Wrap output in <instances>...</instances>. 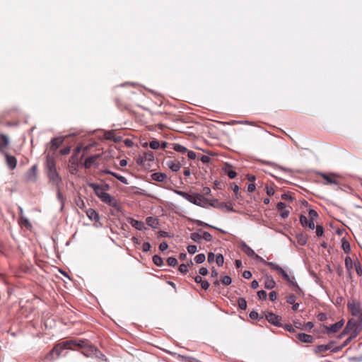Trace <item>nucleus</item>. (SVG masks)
Instances as JSON below:
<instances>
[{"mask_svg": "<svg viewBox=\"0 0 362 362\" xmlns=\"http://www.w3.org/2000/svg\"><path fill=\"white\" fill-rule=\"evenodd\" d=\"M330 349L329 345H319L315 348L316 353H324Z\"/></svg>", "mask_w": 362, "mask_h": 362, "instance_id": "nucleus-35", "label": "nucleus"}, {"mask_svg": "<svg viewBox=\"0 0 362 362\" xmlns=\"http://www.w3.org/2000/svg\"><path fill=\"white\" fill-rule=\"evenodd\" d=\"M206 257L203 253L198 254L194 257V261L197 264L203 263L205 261Z\"/></svg>", "mask_w": 362, "mask_h": 362, "instance_id": "nucleus-37", "label": "nucleus"}, {"mask_svg": "<svg viewBox=\"0 0 362 362\" xmlns=\"http://www.w3.org/2000/svg\"><path fill=\"white\" fill-rule=\"evenodd\" d=\"M187 264H181L179 267V271L182 274H186L188 272Z\"/></svg>", "mask_w": 362, "mask_h": 362, "instance_id": "nucleus-54", "label": "nucleus"}, {"mask_svg": "<svg viewBox=\"0 0 362 362\" xmlns=\"http://www.w3.org/2000/svg\"><path fill=\"white\" fill-rule=\"evenodd\" d=\"M174 192L184 199H187L190 203L201 206L206 207V205H209L210 199L205 198L203 195L200 194H195L194 195L189 194L187 192L180 191L175 189Z\"/></svg>", "mask_w": 362, "mask_h": 362, "instance_id": "nucleus-1", "label": "nucleus"}, {"mask_svg": "<svg viewBox=\"0 0 362 362\" xmlns=\"http://www.w3.org/2000/svg\"><path fill=\"white\" fill-rule=\"evenodd\" d=\"M257 296L259 298L262 300H266L267 296L266 291L263 290L259 291L257 292Z\"/></svg>", "mask_w": 362, "mask_h": 362, "instance_id": "nucleus-52", "label": "nucleus"}, {"mask_svg": "<svg viewBox=\"0 0 362 362\" xmlns=\"http://www.w3.org/2000/svg\"><path fill=\"white\" fill-rule=\"evenodd\" d=\"M149 146L152 149H158L160 147V143L157 140H153L149 143Z\"/></svg>", "mask_w": 362, "mask_h": 362, "instance_id": "nucleus-47", "label": "nucleus"}, {"mask_svg": "<svg viewBox=\"0 0 362 362\" xmlns=\"http://www.w3.org/2000/svg\"><path fill=\"white\" fill-rule=\"evenodd\" d=\"M296 300V297L293 294H290L286 297V302L289 304H294Z\"/></svg>", "mask_w": 362, "mask_h": 362, "instance_id": "nucleus-46", "label": "nucleus"}, {"mask_svg": "<svg viewBox=\"0 0 362 362\" xmlns=\"http://www.w3.org/2000/svg\"><path fill=\"white\" fill-rule=\"evenodd\" d=\"M151 249V245L148 242H145L142 245V250L144 252H148Z\"/></svg>", "mask_w": 362, "mask_h": 362, "instance_id": "nucleus-56", "label": "nucleus"}, {"mask_svg": "<svg viewBox=\"0 0 362 362\" xmlns=\"http://www.w3.org/2000/svg\"><path fill=\"white\" fill-rule=\"evenodd\" d=\"M205 240L207 242H209L212 240V235L209 232H204L203 235H202V239Z\"/></svg>", "mask_w": 362, "mask_h": 362, "instance_id": "nucleus-49", "label": "nucleus"}, {"mask_svg": "<svg viewBox=\"0 0 362 362\" xmlns=\"http://www.w3.org/2000/svg\"><path fill=\"white\" fill-rule=\"evenodd\" d=\"M151 178L153 180H155V181H157L159 182H163L166 181L168 177L165 173L158 172V173H153L151 175Z\"/></svg>", "mask_w": 362, "mask_h": 362, "instance_id": "nucleus-25", "label": "nucleus"}, {"mask_svg": "<svg viewBox=\"0 0 362 362\" xmlns=\"http://www.w3.org/2000/svg\"><path fill=\"white\" fill-rule=\"evenodd\" d=\"M71 344H73V342H67V341L59 344L52 349L51 354H54L56 356L58 357L61 355L64 349H71Z\"/></svg>", "mask_w": 362, "mask_h": 362, "instance_id": "nucleus-8", "label": "nucleus"}, {"mask_svg": "<svg viewBox=\"0 0 362 362\" xmlns=\"http://www.w3.org/2000/svg\"><path fill=\"white\" fill-rule=\"evenodd\" d=\"M9 144V138L4 134H0V153L6 154V148Z\"/></svg>", "mask_w": 362, "mask_h": 362, "instance_id": "nucleus-13", "label": "nucleus"}, {"mask_svg": "<svg viewBox=\"0 0 362 362\" xmlns=\"http://www.w3.org/2000/svg\"><path fill=\"white\" fill-rule=\"evenodd\" d=\"M88 187H90L94 191L95 195L101 199V197L106 193V191L109 189L108 185H101L93 182H90L88 184Z\"/></svg>", "mask_w": 362, "mask_h": 362, "instance_id": "nucleus-6", "label": "nucleus"}, {"mask_svg": "<svg viewBox=\"0 0 362 362\" xmlns=\"http://www.w3.org/2000/svg\"><path fill=\"white\" fill-rule=\"evenodd\" d=\"M6 158V165L10 170H13L16 168L17 165V160L15 156L9 155L7 152L6 154H4Z\"/></svg>", "mask_w": 362, "mask_h": 362, "instance_id": "nucleus-16", "label": "nucleus"}, {"mask_svg": "<svg viewBox=\"0 0 362 362\" xmlns=\"http://www.w3.org/2000/svg\"><path fill=\"white\" fill-rule=\"evenodd\" d=\"M104 136L107 140H112L115 142H118L120 141V137H116L115 132L112 130L106 132L104 134Z\"/></svg>", "mask_w": 362, "mask_h": 362, "instance_id": "nucleus-32", "label": "nucleus"}, {"mask_svg": "<svg viewBox=\"0 0 362 362\" xmlns=\"http://www.w3.org/2000/svg\"><path fill=\"white\" fill-rule=\"evenodd\" d=\"M276 286V282L271 276H267L264 280V286L267 289H272Z\"/></svg>", "mask_w": 362, "mask_h": 362, "instance_id": "nucleus-28", "label": "nucleus"}, {"mask_svg": "<svg viewBox=\"0 0 362 362\" xmlns=\"http://www.w3.org/2000/svg\"><path fill=\"white\" fill-rule=\"evenodd\" d=\"M223 170L225 174H226L230 179H234L237 175L236 172L233 170V167L230 165H226Z\"/></svg>", "mask_w": 362, "mask_h": 362, "instance_id": "nucleus-27", "label": "nucleus"}, {"mask_svg": "<svg viewBox=\"0 0 362 362\" xmlns=\"http://www.w3.org/2000/svg\"><path fill=\"white\" fill-rule=\"evenodd\" d=\"M76 204L78 208H80L81 209H83L86 208L85 202H83V200L81 197H78L76 200Z\"/></svg>", "mask_w": 362, "mask_h": 362, "instance_id": "nucleus-44", "label": "nucleus"}, {"mask_svg": "<svg viewBox=\"0 0 362 362\" xmlns=\"http://www.w3.org/2000/svg\"><path fill=\"white\" fill-rule=\"evenodd\" d=\"M197 246L194 245H189L187 247V251L191 255L194 254L197 252Z\"/></svg>", "mask_w": 362, "mask_h": 362, "instance_id": "nucleus-55", "label": "nucleus"}, {"mask_svg": "<svg viewBox=\"0 0 362 362\" xmlns=\"http://www.w3.org/2000/svg\"><path fill=\"white\" fill-rule=\"evenodd\" d=\"M64 138L62 137H56L51 140L50 142V150L52 151H56L63 143Z\"/></svg>", "mask_w": 362, "mask_h": 362, "instance_id": "nucleus-21", "label": "nucleus"}, {"mask_svg": "<svg viewBox=\"0 0 362 362\" xmlns=\"http://www.w3.org/2000/svg\"><path fill=\"white\" fill-rule=\"evenodd\" d=\"M297 339L303 343H313L314 341V337L313 336L305 333H299L297 335Z\"/></svg>", "mask_w": 362, "mask_h": 362, "instance_id": "nucleus-23", "label": "nucleus"}, {"mask_svg": "<svg viewBox=\"0 0 362 362\" xmlns=\"http://www.w3.org/2000/svg\"><path fill=\"white\" fill-rule=\"evenodd\" d=\"M114 176L115 177H116L118 180H119L122 183L124 184V185H128V181H127V179L122 176V175H120L116 173H114V175H112Z\"/></svg>", "mask_w": 362, "mask_h": 362, "instance_id": "nucleus-41", "label": "nucleus"}, {"mask_svg": "<svg viewBox=\"0 0 362 362\" xmlns=\"http://www.w3.org/2000/svg\"><path fill=\"white\" fill-rule=\"evenodd\" d=\"M153 262L158 267H160L163 264V259L158 255L153 257Z\"/></svg>", "mask_w": 362, "mask_h": 362, "instance_id": "nucleus-38", "label": "nucleus"}, {"mask_svg": "<svg viewBox=\"0 0 362 362\" xmlns=\"http://www.w3.org/2000/svg\"><path fill=\"white\" fill-rule=\"evenodd\" d=\"M200 284L202 288L204 290H207L209 287V284L206 280H203Z\"/></svg>", "mask_w": 362, "mask_h": 362, "instance_id": "nucleus-61", "label": "nucleus"}, {"mask_svg": "<svg viewBox=\"0 0 362 362\" xmlns=\"http://www.w3.org/2000/svg\"><path fill=\"white\" fill-rule=\"evenodd\" d=\"M238 308L243 310H245L247 308V301L243 298H239L238 299Z\"/></svg>", "mask_w": 362, "mask_h": 362, "instance_id": "nucleus-34", "label": "nucleus"}, {"mask_svg": "<svg viewBox=\"0 0 362 362\" xmlns=\"http://www.w3.org/2000/svg\"><path fill=\"white\" fill-rule=\"evenodd\" d=\"M146 221L147 225L153 228H157L158 226V221L155 217L148 216L146 218Z\"/></svg>", "mask_w": 362, "mask_h": 362, "instance_id": "nucleus-29", "label": "nucleus"}, {"mask_svg": "<svg viewBox=\"0 0 362 362\" xmlns=\"http://www.w3.org/2000/svg\"><path fill=\"white\" fill-rule=\"evenodd\" d=\"M173 149L179 153H184L187 151V149L182 145H180L179 144H176L174 145Z\"/></svg>", "mask_w": 362, "mask_h": 362, "instance_id": "nucleus-36", "label": "nucleus"}, {"mask_svg": "<svg viewBox=\"0 0 362 362\" xmlns=\"http://www.w3.org/2000/svg\"><path fill=\"white\" fill-rule=\"evenodd\" d=\"M48 177H49V180L54 184H57L60 181L59 176L56 170V169L54 170H48Z\"/></svg>", "mask_w": 362, "mask_h": 362, "instance_id": "nucleus-26", "label": "nucleus"}, {"mask_svg": "<svg viewBox=\"0 0 362 362\" xmlns=\"http://www.w3.org/2000/svg\"><path fill=\"white\" fill-rule=\"evenodd\" d=\"M323 232H324V230H323L322 226L317 225L316 226V235L317 236H322L323 234Z\"/></svg>", "mask_w": 362, "mask_h": 362, "instance_id": "nucleus-58", "label": "nucleus"}, {"mask_svg": "<svg viewBox=\"0 0 362 362\" xmlns=\"http://www.w3.org/2000/svg\"><path fill=\"white\" fill-rule=\"evenodd\" d=\"M20 221L21 223H23L26 227H30L31 224L27 217L25 216L23 217H20Z\"/></svg>", "mask_w": 362, "mask_h": 362, "instance_id": "nucleus-51", "label": "nucleus"}, {"mask_svg": "<svg viewBox=\"0 0 362 362\" xmlns=\"http://www.w3.org/2000/svg\"><path fill=\"white\" fill-rule=\"evenodd\" d=\"M250 317L253 320H256L259 318V313L255 310L251 311L250 313Z\"/></svg>", "mask_w": 362, "mask_h": 362, "instance_id": "nucleus-60", "label": "nucleus"}, {"mask_svg": "<svg viewBox=\"0 0 362 362\" xmlns=\"http://www.w3.org/2000/svg\"><path fill=\"white\" fill-rule=\"evenodd\" d=\"M344 325V320H340L334 325H331L330 327L324 326V328L326 329V332L327 334L330 333H336Z\"/></svg>", "mask_w": 362, "mask_h": 362, "instance_id": "nucleus-15", "label": "nucleus"}, {"mask_svg": "<svg viewBox=\"0 0 362 362\" xmlns=\"http://www.w3.org/2000/svg\"><path fill=\"white\" fill-rule=\"evenodd\" d=\"M100 200L115 208V209H118L119 207V202L117 201V199L112 197V195H110V194H108L107 192H106L105 194H103V196L101 197Z\"/></svg>", "mask_w": 362, "mask_h": 362, "instance_id": "nucleus-10", "label": "nucleus"}, {"mask_svg": "<svg viewBox=\"0 0 362 362\" xmlns=\"http://www.w3.org/2000/svg\"><path fill=\"white\" fill-rule=\"evenodd\" d=\"M268 266H269L272 269L276 271L279 274H281L283 279L287 281L289 286L292 287L293 289L298 293L301 294L303 291L301 288L298 286V284L295 281L294 278L290 277L287 272L279 265L275 263H268Z\"/></svg>", "mask_w": 362, "mask_h": 362, "instance_id": "nucleus-2", "label": "nucleus"}, {"mask_svg": "<svg viewBox=\"0 0 362 362\" xmlns=\"http://www.w3.org/2000/svg\"><path fill=\"white\" fill-rule=\"evenodd\" d=\"M342 248L346 253H349L350 252V244L348 241L342 242Z\"/></svg>", "mask_w": 362, "mask_h": 362, "instance_id": "nucleus-50", "label": "nucleus"}, {"mask_svg": "<svg viewBox=\"0 0 362 362\" xmlns=\"http://www.w3.org/2000/svg\"><path fill=\"white\" fill-rule=\"evenodd\" d=\"M300 222L303 226H308L310 229H314L315 223L313 220H308L306 216L300 215Z\"/></svg>", "mask_w": 362, "mask_h": 362, "instance_id": "nucleus-24", "label": "nucleus"}, {"mask_svg": "<svg viewBox=\"0 0 362 362\" xmlns=\"http://www.w3.org/2000/svg\"><path fill=\"white\" fill-rule=\"evenodd\" d=\"M86 213L90 220L99 222L100 216L95 209L90 208L86 211Z\"/></svg>", "mask_w": 362, "mask_h": 362, "instance_id": "nucleus-20", "label": "nucleus"}, {"mask_svg": "<svg viewBox=\"0 0 362 362\" xmlns=\"http://www.w3.org/2000/svg\"><path fill=\"white\" fill-rule=\"evenodd\" d=\"M276 207L280 211V216L282 218H286L288 216L290 211L286 209V204L284 202H279Z\"/></svg>", "mask_w": 362, "mask_h": 362, "instance_id": "nucleus-22", "label": "nucleus"}, {"mask_svg": "<svg viewBox=\"0 0 362 362\" xmlns=\"http://www.w3.org/2000/svg\"><path fill=\"white\" fill-rule=\"evenodd\" d=\"M211 189H210L209 187H204L203 188V189H202V194H203L202 195H203V196H204V195H206H206H209V194H211Z\"/></svg>", "mask_w": 362, "mask_h": 362, "instance_id": "nucleus-62", "label": "nucleus"}, {"mask_svg": "<svg viewBox=\"0 0 362 362\" xmlns=\"http://www.w3.org/2000/svg\"><path fill=\"white\" fill-rule=\"evenodd\" d=\"M266 191H267V194L269 195V196H272L274 194V189L273 187H268L267 186L266 187Z\"/></svg>", "mask_w": 362, "mask_h": 362, "instance_id": "nucleus-63", "label": "nucleus"}, {"mask_svg": "<svg viewBox=\"0 0 362 362\" xmlns=\"http://www.w3.org/2000/svg\"><path fill=\"white\" fill-rule=\"evenodd\" d=\"M190 238L194 242L200 243L202 235H200L199 233L194 232L190 234Z\"/></svg>", "mask_w": 362, "mask_h": 362, "instance_id": "nucleus-40", "label": "nucleus"}, {"mask_svg": "<svg viewBox=\"0 0 362 362\" xmlns=\"http://www.w3.org/2000/svg\"><path fill=\"white\" fill-rule=\"evenodd\" d=\"M360 322L357 319L349 320L343 332L339 335V337L341 338L344 335L349 334L350 339L356 338L359 333L358 322Z\"/></svg>", "mask_w": 362, "mask_h": 362, "instance_id": "nucleus-3", "label": "nucleus"}, {"mask_svg": "<svg viewBox=\"0 0 362 362\" xmlns=\"http://www.w3.org/2000/svg\"><path fill=\"white\" fill-rule=\"evenodd\" d=\"M71 151V147L67 146L60 150L59 153L61 155L65 156L68 155Z\"/></svg>", "mask_w": 362, "mask_h": 362, "instance_id": "nucleus-57", "label": "nucleus"}, {"mask_svg": "<svg viewBox=\"0 0 362 362\" xmlns=\"http://www.w3.org/2000/svg\"><path fill=\"white\" fill-rule=\"evenodd\" d=\"M265 317L269 323L277 327L281 326V317L280 316L275 315L273 313H268L267 314H266Z\"/></svg>", "mask_w": 362, "mask_h": 362, "instance_id": "nucleus-12", "label": "nucleus"}, {"mask_svg": "<svg viewBox=\"0 0 362 362\" xmlns=\"http://www.w3.org/2000/svg\"><path fill=\"white\" fill-rule=\"evenodd\" d=\"M128 223L134 228L139 230H143L146 229L144 223L141 221H137L133 218H127Z\"/></svg>", "mask_w": 362, "mask_h": 362, "instance_id": "nucleus-17", "label": "nucleus"}, {"mask_svg": "<svg viewBox=\"0 0 362 362\" xmlns=\"http://www.w3.org/2000/svg\"><path fill=\"white\" fill-rule=\"evenodd\" d=\"M308 214L310 217V220L314 221V218H315L318 216L317 211L314 209H310Z\"/></svg>", "mask_w": 362, "mask_h": 362, "instance_id": "nucleus-53", "label": "nucleus"}, {"mask_svg": "<svg viewBox=\"0 0 362 362\" xmlns=\"http://www.w3.org/2000/svg\"><path fill=\"white\" fill-rule=\"evenodd\" d=\"M347 307L354 317H356L358 320L362 321V309L359 302L356 300L349 301Z\"/></svg>", "mask_w": 362, "mask_h": 362, "instance_id": "nucleus-4", "label": "nucleus"}, {"mask_svg": "<svg viewBox=\"0 0 362 362\" xmlns=\"http://www.w3.org/2000/svg\"><path fill=\"white\" fill-rule=\"evenodd\" d=\"M241 250L249 257H253L259 262L268 265V263H271L270 262H267L262 257L257 255L255 251L245 243L243 242L240 245Z\"/></svg>", "mask_w": 362, "mask_h": 362, "instance_id": "nucleus-5", "label": "nucleus"}, {"mask_svg": "<svg viewBox=\"0 0 362 362\" xmlns=\"http://www.w3.org/2000/svg\"><path fill=\"white\" fill-rule=\"evenodd\" d=\"M167 262L169 266L175 267L177 264V260L173 257H170L167 259Z\"/></svg>", "mask_w": 362, "mask_h": 362, "instance_id": "nucleus-43", "label": "nucleus"}, {"mask_svg": "<svg viewBox=\"0 0 362 362\" xmlns=\"http://www.w3.org/2000/svg\"><path fill=\"white\" fill-rule=\"evenodd\" d=\"M25 180L27 182H35L37 180V165H33L26 173Z\"/></svg>", "mask_w": 362, "mask_h": 362, "instance_id": "nucleus-14", "label": "nucleus"}, {"mask_svg": "<svg viewBox=\"0 0 362 362\" xmlns=\"http://www.w3.org/2000/svg\"><path fill=\"white\" fill-rule=\"evenodd\" d=\"M221 282L225 286H228L231 284L232 279L229 276H224L221 279Z\"/></svg>", "mask_w": 362, "mask_h": 362, "instance_id": "nucleus-45", "label": "nucleus"}, {"mask_svg": "<svg viewBox=\"0 0 362 362\" xmlns=\"http://www.w3.org/2000/svg\"><path fill=\"white\" fill-rule=\"evenodd\" d=\"M100 154H95L88 157L83 163L84 167L86 168H90L96 162V160L100 158Z\"/></svg>", "mask_w": 362, "mask_h": 362, "instance_id": "nucleus-19", "label": "nucleus"}, {"mask_svg": "<svg viewBox=\"0 0 362 362\" xmlns=\"http://www.w3.org/2000/svg\"><path fill=\"white\" fill-rule=\"evenodd\" d=\"M209 206L218 208V209H226L227 211H233L232 204L230 203L220 202L216 199H210Z\"/></svg>", "mask_w": 362, "mask_h": 362, "instance_id": "nucleus-9", "label": "nucleus"}, {"mask_svg": "<svg viewBox=\"0 0 362 362\" xmlns=\"http://www.w3.org/2000/svg\"><path fill=\"white\" fill-rule=\"evenodd\" d=\"M216 263L218 266L221 267L223 264L224 262V258L223 256L221 254H218L216 256Z\"/></svg>", "mask_w": 362, "mask_h": 362, "instance_id": "nucleus-42", "label": "nucleus"}, {"mask_svg": "<svg viewBox=\"0 0 362 362\" xmlns=\"http://www.w3.org/2000/svg\"><path fill=\"white\" fill-rule=\"evenodd\" d=\"M81 151V146H77L74 149L71 158H69V162L71 163L72 165H78V160H79L78 156H79Z\"/></svg>", "mask_w": 362, "mask_h": 362, "instance_id": "nucleus-18", "label": "nucleus"}, {"mask_svg": "<svg viewBox=\"0 0 362 362\" xmlns=\"http://www.w3.org/2000/svg\"><path fill=\"white\" fill-rule=\"evenodd\" d=\"M46 166L48 170L56 169L54 158L49 155L46 158Z\"/></svg>", "mask_w": 362, "mask_h": 362, "instance_id": "nucleus-31", "label": "nucleus"}, {"mask_svg": "<svg viewBox=\"0 0 362 362\" xmlns=\"http://www.w3.org/2000/svg\"><path fill=\"white\" fill-rule=\"evenodd\" d=\"M321 177L325 180V185H339V179L334 174L320 173Z\"/></svg>", "mask_w": 362, "mask_h": 362, "instance_id": "nucleus-11", "label": "nucleus"}, {"mask_svg": "<svg viewBox=\"0 0 362 362\" xmlns=\"http://www.w3.org/2000/svg\"><path fill=\"white\" fill-rule=\"evenodd\" d=\"M67 342H73V344H71V349L74 346H78L81 348L87 349L88 352L93 351V346L90 345L88 341L86 339L69 340Z\"/></svg>", "mask_w": 362, "mask_h": 362, "instance_id": "nucleus-7", "label": "nucleus"}, {"mask_svg": "<svg viewBox=\"0 0 362 362\" xmlns=\"http://www.w3.org/2000/svg\"><path fill=\"white\" fill-rule=\"evenodd\" d=\"M353 262L351 257H346L345 258V266L348 270H350L352 268Z\"/></svg>", "mask_w": 362, "mask_h": 362, "instance_id": "nucleus-48", "label": "nucleus"}, {"mask_svg": "<svg viewBox=\"0 0 362 362\" xmlns=\"http://www.w3.org/2000/svg\"><path fill=\"white\" fill-rule=\"evenodd\" d=\"M199 272L202 276H206L209 274L208 269L205 267L200 268Z\"/></svg>", "mask_w": 362, "mask_h": 362, "instance_id": "nucleus-64", "label": "nucleus"}, {"mask_svg": "<svg viewBox=\"0 0 362 362\" xmlns=\"http://www.w3.org/2000/svg\"><path fill=\"white\" fill-rule=\"evenodd\" d=\"M166 165L173 172H177L181 168L179 163H175L173 160H168Z\"/></svg>", "mask_w": 362, "mask_h": 362, "instance_id": "nucleus-30", "label": "nucleus"}, {"mask_svg": "<svg viewBox=\"0 0 362 362\" xmlns=\"http://www.w3.org/2000/svg\"><path fill=\"white\" fill-rule=\"evenodd\" d=\"M84 355L88 356L90 354H94L96 357L101 358L103 360H106L105 355H103L100 351H98L96 348L93 346V351L90 352V354L83 353Z\"/></svg>", "mask_w": 362, "mask_h": 362, "instance_id": "nucleus-33", "label": "nucleus"}, {"mask_svg": "<svg viewBox=\"0 0 362 362\" xmlns=\"http://www.w3.org/2000/svg\"><path fill=\"white\" fill-rule=\"evenodd\" d=\"M144 159L147 161H153L154 160V154L152 151H148L144 153Z\"/></svg>", "mask_w": 362, "mask_h": 362, "instance_id": "nucleus-39", "label": "nucleus"}, {"mask_svg": "<svg viewBox=\"0 0 362 362\" xmlns=\"http://www.w3.org/2000/svg\"><path fill=\"white\" fill-rule=\"evenodd\" d=\"M168 247V245L166 242H162L159 245V249L161 251H164V250H167Z\"/></svg>", "mask_w": 362, "mask_h": 362, "instance_id": "nucleus-59", "label": "nucleus"}]
</instances>
